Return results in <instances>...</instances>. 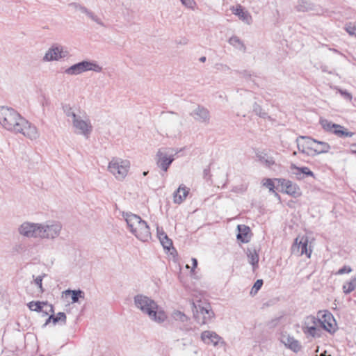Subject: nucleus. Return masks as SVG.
I'll return each instance as SVG.
<instances>
[{"instance_id": "0eeeda50", "label": "nucleus", "mask_w": 356, "mask_h": 356, "mask_svg": "<svg viewBox=\"0 0 356 356\" xmlns=\"http://www.w3.org/2000/svg\"><path fill=\"white\" fill-rule=\"evenodd\" d=\"M129 167V161L113 158L108 163V170L117 179L122 180L127 176Z\"/></svg>"}, {"instance_id": "f704fd0d", "label": "nucleus", "mask_w": 356, "mask_h": 356, "mask_svg": "<svg viewBox=\"0 0 356 356\" xmlns=\"http://www.w3.org/2000/svg\"><path fill=\"white\" fill-rule=\"evenodd\" d=\"M248 257L250 260V263L252 266L253 269L258 267L259 262V254L255 250H248Z\"/></svg>"}, {"instance_id": "7ed1b4c3", "label": "nucleus", "mask_w": 356, "mask_h": 356, "mask_svg": "<svg viewBox=\"0 0 356 356\" xmlns=\"http://www.w3.org/2000/svg\"><path fill=\"white\" fill-rule=\"evenodd\" d=\"M122 216L127 222L130 232L138 240L147 242L151 239L150 228L147 223L139 216L127 212L123 213Z\"/></svg>"}, {"instance_id": "aec40b11", "label": "nucleus", "mask_w": 356, "mask_h": 356, "mask_svg": "<svg viewBox=\"0 0 356 356\" xmlns=\"http://www.w3.org/2000/svg\"><path fill=\"white\" fill-rule=\"evenodd\" d=\"M190 189L185 185L181 184L173 193V202L175 204H181L189 193Z\"/></svg>"}, {"instance_id": "a878e982", "label": "nucleus", "mask_w": 356, "mask_h": 356, "mask_svg": "<svg viewBox=\"0 0 356 356\" xmlns=\"http://www.w3.org/2000/svg\"><path fill=\"white\" fill-rule=\"evenodd\" d=\"M157 235L164 249L170 250L171 248H173L172 240L168 238L163 229H160L159 227H157Z\"/></svg>"}, {"instance_id": "7c9ffc66", "label": "nucleus", "mask_w": 356, "mask_h": 356, "mask_svg": "<svg viewBox=\"0 0 356 356\" xmlns=\"http://www.w3.org/2000/svg\"><path fill=\"white\" fill-rule=\"evenodd\" d=\"M302 332L307 337H320L321 335V328L319 325H316V326L308 327L307 328L302 330Z\"/></svg>"}, {"instance_id": "20e7f679", "label": "nucleus", "mask_w": 356, "mask_h": 356, "mask_svg": "<svg viewBox=\"0 0 356 356\" xmlns=\"http://www.w3.org/2000/svg\"><path fill=\"white\" fill-rule=\"evenodd\" d=\"M193 315L197 322L201 325L207 324L214 317V312L206 300H197L193 302Z\"/></svg>"}, {"instance_id": "cd10ccee", "label": "nucleus", "mask_w": 356, "mask_h": 356, "mask_svg": "<svg viewBox=\"0 0 356 356\" xmlns=\"http://www.w3.org/2000/svg\"><path fill=\"white\" fill-rule=\"evenodd\" d=\"M63 293L65 294V296L71 295L72 303L78 302L79 298H84V293L83 291H81L80 289H78V290L67 289L65 291H63Z\"/></svg>"}, {"instance_id": "4468645a", "label": "nucleus", "mask_w": 356, "mask_h": 356, "mask_svg": "<svg viewBox=\"0 0 356 356\" xmlns=\"http://www.w3.org/2000/svg\"><path fill=\"white\" fill-rule=\"evenodd\" d=\"M39 223L25 221L22 223L17 231L21 236L26 238H38Z\"/></svg>"}, {"instance_id": "393cba45", "label": "nucleus", "mask_w": 356, "mask_h": 356, "mask_svg": "<svg viewBox=\"0 0 356 356\" xmlns=\"http://www.w3.org/2000/svg\"><path fill=\"white\" fill-rule=\"evenodd\" d=\"M237 228L238 230L236 236L237 239L243 243H248L250 240V236L249 235L250 232V227L245 225H239Z\"/></svg>"}, {"instance_id": "49530a36", "label": "nucleus", "mask_w": 356, "mask_h": 356, "mask_svg": "<svg viewBox=\"0 0 356 356\" xmlns=\"http://www.w3.org/2000/svg\"><path fill=\"white\" fill-rule=\"evenodd\" d=\"M339 92L346 99L351 100L352 99V95L348 92L347 90L339 89Z\"/></svg>"}, {"instance_id": "9b49d317", "label": "nucleus", "mask_w": 356, "mask_h": 356, "mask_svg": "<svg viewBox=\"0 0 356 356\" xmlns=\"http://www.w3.org/2000/svg\"><path fill=\"white\" fill-rule=\"evenodd\" d=\"M172 318L176 322V327L184 333L193 330L190 318L182 312L175 310L172 313Z\"/></svg>"}, {"instance_id": "b1692460", "label": "nucleus", "mask_w": 356, "mask_h": 356, "mask_svg": "<svg viewBox=\"0 0 356 356\" xmlns=\"http://www.w3.org/2000/svg\"><path fill=\"white\" fill-rule=\"evenodd\" d=\"M257 161L266 168H271L275 165V162L273 156L268 155L264 152H258L256 153Z\"/></svg>"}, {"instance_id": "603ef678", "label": "nucleus", "mask_w": 356, "mask_h": 356, "mask_svg": "<svg viewBox=\"0 0 356 356\" xmlns=\"http://www.w3.org/2000/svg\"><path fill=\"white\" fill-rule=\"evenodd\" d=\"M300 139H302L301 138H300V136H299V137H298V138H296V143H297L298 149V150H299L300 152H302V153H305L304 148H301V146H300V145L299 144V140H300Z\"/></svg>"}, {"instance_id": "37998d69", "label": "nucleus", "mask_w": 356, "mask_h": 356, "mask_svg": "<svg viewBox=\"0 0 356 356\" xmlns=\"http://www.w3.org/2000/svg\"><path fill=\"white\" fill-rule=\"evenodd\" d=\"M87 16L88 17H90L92 20H93L94 22L97 23L98 24H99L101 26H104V24L102 22V20L97 15H95L92 11H90L88 13Z\"/></svg>"}, {"instance_id": "58836bf2", "label": "nucleus", "mask_w": 356, "mask_h": 356, "mask_svg": "<svg viewBox=\"0 0 356 356\" xmlns=\"http://www.w3.org/2000/svg\"><path fill=\"white\" fill-rule=\"evenodd\" d=\"M263 186H266L269 189V191L272 193H275V185L271 179L266 178L264 179L262 181Z\"/></svg>"}, {"instance_id": "5701e85b", "label": "nucleus", "mask_w": 356, "mask_h": 356, "mask_svg": "<svg viewBox=\"0 0 356 356\" xmlns=\"http://www.w3.org/2000/svg\"><path fill=\"white\" fill-rule=\"evenodd\" d=\"M232 13L238 17L240 19L250 24L252 22V17L248 11H245L241 5H237L232 8Z\"/></svg>"}, {"instance_id": "a19ab883", "label": "nucleus", "mask_w": 356, "mask_h": 356, "mask_svg": "<svg viewBox=\"0 0 356 356\" xmlns=\"http://www.w3.org/2000/svg\"><path fill=\"white\" fill-rule=\"evenodd\" d=\"M345 29L350 35L356 38V25L352 24H347Z\"/></svg>"}, {"instance_id": "09e8293b", "label": "nucleus", "mask_w": 356, "mask_h": 356, "mask_svg": "<svg viewBox=\"0 0 356 356\" xmlns=\"http://www.w3.org/2000/svg\"><path fill=\"white\" fill-rule=\"evenodd\" d=\"M181 3L188 8H192L195 3L193 0H181Z\"/></svg>"}, {"instance_id": "f8f14e48", "label": "nucleus", "mask_w": 356, "mask_h": 356, "mask_svg": "<svg viewBox=\"0 0 356 356\" xmlns=\"http://www.w3.org/2000/svg\"><path fill=\"white\" fill-rule=\"evenodd\" d=\"M72 125L75 129V133L83 135L86 138H88L92 131L90 120L86 115L76 120Z\"/></svg>"}, {"instance_id": "a18cd8bd", "label": "nucleus", "mask_w": 356, "mask_h": 356, "mask_svg": "<svg viewBox=\"0 0 356 356\" xmlns=\"http://www.w3.org/2000/svg\"><path fill=\"white\" fill-rule=\"evenodd\" d=\"M63 109L65 115L69 118L75 111L70 105H65Z\"/></svg>"}, {"instance_id": "72a5a7b5", "label": "nucleus", "mask_w": 356, "mask_h": 356, "mask_svg": "<svg viewBox=\"0 0 356 356\" xmlns=\"http://www.w3.org/2000/svg\"><path fill=\"white\" fill-rule=\"evenodd\" d=\"M356 288V277H352L348 282L343 285V291L345 294H348L353 291Z\"/></svg>"}, {"instance_id": "412c9836", "label": "nucleus", "mask_w": 356, "mask_h": 356, "mask_svg": "<svg viewBox=\"0 0 356 356\" xmlns=\"http://www.w3.org/2000/svg\"><path fill=\"white\" fill-rule=\"evenodd\" d=\"M295 8L298 12L303 13L309 11L318 13L319 10L313 3L307 0H298Z\"/></svg>"}, {"instance_id": "2eb2a0df", "label": "nucleus", "mask_w": 356, "mask_h": 356, "mask_svg": "<svg viewBox=\"0 0 356 356\" xmlns=\"http://www.w3.org/2000/svg\"><path fill=\"white\" fill-rule=\"evenodd\" d=\"M275 180L277 181L282 186V192L295 198L301 195L300 188L296 183L285 179H276Z\"/></svg>"}, {"instance_id": "e433bc0d", "label": "nucleus", "mask_w": 356, "mask_h": 356, "mask_svg": "<svg viewBox=\"0 0 356 356\" xmlns=\"http://www.w3.org/2000/svg\"><path fill=\"white\" fill-rule=\"evenodd\" d=\"M68 6L74 8L76 11H79L82 13L86 14V15L90 11L86 7L78 3H70Z\"/></svg>"}, {"instance_id": "dca6fc26", "label": "nucleus", "mask_w": 356, "mask_h": 356, "mask_svg": "<svg viewBox=\"0 0 356 356\" xmlns=\"http://www.w3.org/2000/svg\"><path fill=\"white\" fill-rule=\"evenodd\" d=\"M69 52L62 46H52L46 52L43 60L44 61L58 60L68 56Z\"/></svg>"}, {"instance_id": "bf43d9fd", "label": "nucleus", "mask_w": 356, "mask_h": 356, "mask_svg": "<svg viewBox=\"0 0 356 356\" xmlns=\"http://www.w3.org/2000/svg\"><path fill=\"white\" fill-rule=\"evenodd\" d=\"M331 51L335 52V53H338V50L335 49H330Z\"/></svg>"}, {"instance_id": "6ab92c4d", "label": "nucleus", "mask_w": 356, "mask_h": 356, "mask_svg": "<svg viewBox=\"0 0 356 356\" xmlns=\"http://www.w3.org/2000/svg\"><path fill=\"white\" fill-rule=\"evenodd\" d=\"M200 338L207 345L218 346L219 344L223 345L225 343L223 339L213 331L206 330L202 332Z\"/></svg>"}, {"instance_id": "1a4fd4ad", "label": "nucleus", "mask_w": 356, "mask_h": 356, "mask_svg": "<svg viewBox=\"0 0 356 356\" xmlns=\"http://www.w3.org/2000/svg\"><path fill=\"white\" fill-rule=\"evenodd\" d=\"M166 150L167 148H160L155 156L156 166L162 171L161 172L162 176L168 171L170 165L175 161V156L169 155Z\"/></svg>"}, {"instance_id": "c03bdc74", "label": "nucleus", "mask_w": 356, "mask_h": 356, "mask_svg": "<svg viewBox=\"0 0 356 356\" xmlns=\"http://www.w3.org/2000/svg\"><path fill=\"white\" fill-rule=\"evenodd\" d=\"M352 271V268L348 266H344L341 268L337 273L336 275H343L346 273H350Z\"/></svg>"}, {"instance_id": "c756f323", "label": "nucleus", "mask_w": 356, "mask_h": 356, "mask_svg": "<svg viewBox=\"0 0 356 356\" xmlns=\"http://www.w3.org/2000/svg\"><path fill=\"white\" fill-rule=\"evenodd\" d=\"M66 315L64 312H58L56 316L51 314L46 320L45 324H48L51 321L54 324H56L58 322H61L63 324L66 323Z\"/></svg>"}, {"instance_id": "a211bd4d", "label": "nucleus", "mask_w": 356, "mask_h": 356, "mask_svg": "<svg viewBox=\"0 0 356 356\" xmlns=\"http://www.w3.org/2000/svg\"><path fill=\"white\" fill-rule=\"evenodd\" d=\"M319 319V326L330 333L336 331L337 323L331 312L325 311Z\"/></svg>"}, {"instance_id": "2f4dec72", "label": "nucleus", "mask_w": 356, "mask_h": 356, "mask_svg": "<svg viewBox=\"0 0 356 356\" xmlns=\"http://www.w3.org/2000/svg\"><path fill=\"white\" fill-rule=\"evenodd\" d=\"M290 168L291 170H300L303 175V179L307 177H312L314 178L315 177L314 172L308 167H298L296 165L292 163L290 166Z\"/></svg>"}, {"instance_id": "ddd939ff", "label": "nucleus", "mask_w": 356, "mask_h": 356, "mask_svg": "<svg viewBox=\"0 0 356 356\" xmlns=\"http://www.w3.org/2000/svg\"><path fill=\"white\" fill-rule=\"evenodd\" d=\"M308 238L307 236H302L300 239L296 238L291 247L292 254H305L308 258H310L312 250L308 248Z\"/></svg>"}, {"instance_id": "f3484780", "label": "nucleus", "mask_w": 356, "mask_h": 356, "mask_svg": "<svg viewBox=\"0 0 356 356\" xmlns=\"http://www.w3.org/2000/svg\"><path fill=\"white\" fill-rule=\"evenodd\" d=\"M190 115L197 122L204 124H209L210 123V111L202 105H197V106L190 113Z\"/></svg>"}, {"instance_id": "9d476101", "label": "nucleus", "mask_w": 356, "mask_h": 356, "mask_svg": "<svg viewBox=\"0 0 356 356\" xmlns=\"http://www.w3.org/2000/svg\"><path fill=\"white\" fill-rule=\"evenodd\" d=\"M302 140H305L307 147L314 151V154L327 153L330 149V145L324 141H320L310 136H300Z\"/></svg>"}, {"instance_id": "6e6552de", "label": "nucleus", "mask_w": 356, "mask_h": 356, "mask_svg": "<svg viewBox=\"0 0 356 356\" xmlns=\"http://www.w3.org/2000/svg\"><path fill=\"white\" fill-rule=\"evenodd\" d=\"M319 123L325 132L334 134L339 138L352 137L354 135L353 132L348 131L343 126L327 119L321 118Z\"/></svg>"}, {"instance_id": "8fccbe9b", "label": "nucleus", "mask_w": 356, "mask_h": 356, "mask_svg": "<svg viewBox=\"0 0 356 356\" xmlns=\"http://www.w3.org/2000/svg\"><path fill=\"white\" fill-rule=\"evenodd\" d=\"M80 118H81V116L77 115L75 111H74L73 113L69 117V118L72 119V124H74V122L78 120Z\"/></svg>"}, {"instance_id": "4c0bfd02", "label": "nucleus", "mask_w": 356, "mask_h": 356, "mask_svg": "<svg viewBox=\"0 0 356 356\" xmlns=\"http://www.w3.org/2000/svg\"><path fill=\"white\" fill-rule=\"evenodd\" d=\"M45 276L46 274L44 273L42 275H39L34 279V283L36 286H38L39 289V292L40 293H42L44 291V289H43L42 286V280L43 277H44Z\"/></svg>"}, {"instance_id": "f257e3e1", "label": "nucleus", "mask_w": 356, "mask_h": 356, "mask_svg": "<svg viewBox=\"0 0 356 356\" xmlns=\"http://www.w3.org/2000/svg\"><path fill=\"white\" fill-rule=\"evenodd\" d=\"M0 124L6 130L22 134L31 140L39 136L36 127L11 107L0 106Z\"/></svg>"}, {"instance_id": "423d86ee", "label": "nucleus", "mask_w": 356, "mask_h": 356, "mask_svg": "<svg viewBox=\"0 0 356 356\" xmlns=\"http://www.w3.org/2000/svg\"><path fill=\"white\" fill-rule=\"evenodd\" d=\"M38 238L41 239H51L57 238L62 230V225L57 221H47L39 223Z\"/></svg>"}, {"instance_id": "13d9d810", "label": "nucleus", "mask_w": 356, "mask_h": 356, "mask_svg": "<svg viewBox=\"0 0 356 356\" xmlns=\"http://www.w3.org/2000/svg\"><path fill=\"white\" fill-rule=\"evenodd\" d=\"M273 193L275 194V197H277L278 199H280V195L277 193H276L275 191V193Z\"/></svg>"}, {"instance_id": "c9c22d12", "label": "nucleus", "mask_w": 356, "mask_h": 356, "mask_svg": "<svg viewBox=\"0 0 356 356\" xmlns=\"http://www.w3.org/2000/svg\"><path fill=\"white\" fill-rule=\"evenodd\" d=\"M253 112L258 116L261 118H270V116L268 115V113L265 112L261 106L259 105L257 103H254L253 105Z\"/></svg>"}, {"instance_id": "f03ea898", "label": "nucleus", "mask_w": 356, "mask_h": 356, "mask_svg": "<svg viewBox=\"0 0 356 356\" xmlns=\"http://www.w3.org/2000/svg\"><path fill=\"white\" fill-rule=\"evenodd\" d=\"M134 302L135 307L152 321L158 323H162L166 321L168 317L166 313L151 298L143 294H137L134 298Z\"/></svg>"}, {"instance_id": "473e14b6", "label": "nucleus", "mask_w": 356, "mask_h": 356, "mask_svg": "<svg viewBox=\"0 0 356 356\" xmlns=\"http://www.w3.org/2000/svg\"><path fill=\"white\" fill-rule=\"evenodd\" d=\"M319 324V319L314 316H307L302 323V330H305L308 327L316 326Z\"/></svg>"}, {"instance_id": "864d4df0", "label": "nucleus", "mask_w": 356, "mask_h": 356, "mask_svg": "<svg viewBox=\"0 0 356 356\" xmlns=\"http://www.w3.org/2000/svg\"><path fill=\"white\" fill-rule=\"evenodd\" d=\"M192 265H193V269L192 270L195 268L197 266V260L195 258H192Z\"/></svg>"}, {"instance_id": "39448f33", "label": "nucleus", "mask_w": 356, "mask_h": 356, "mask_svg": "<svg viewBox=\"0 0 356 356\" xmlns=\"http://www.w3.org/2000/svg\"><path fill=\"white\" fill-rule=\"evenodd\" d=\"M88 71L101 72L102 67L94 60H82L72 65L65 70V73L70 76H76Z\"/></svg>"}, {"instance_id": "de8ad7c7", "label": "nucleus", "mask_w": 356, "mask_h": 356, "mask_svg": "<svg viewBox=\"0 0 356 356\" xmlns=\"http://www.w3.org/2000/svg\"><path fill=\"white\" fill-rule=\"evenodd\" d=\"M203 176H204V178L207 180L210 179L211 173H210V168L209 167H207L204 170Z\"/></svg>"}, {"instance_id": "79ce46f5", "label": "nucleus", "mask_w": 356, "mask_h": 356, "mask_svg": "<svg viewBox=\"0 0 356 356\" xmlns=\"http://www.w3.org/2000/svg\"><path fill=\"white\" fill-rule=\"evenodd\" d=\"M248 188L247 184H241L239 186H236L232 188V191L234 193H243L246 191Z\"/></svg>"}, {"instance_id": "ea45409f", "label": "nucleus", "mask_w": 356, "mask_h": 356, "mask_svg": "<svg viewBox=\"0 0 356 356\" xmlns=\"http://www.w3.org/2000/svg\"><path fill=\"white\" fill-rule=\"evenodd\" d=\"M263 283H264V282L262 280H257L254 282V284L251 289L250 293L256 294L258 292V291L261 288Z\"/></svg>"}, {"instance_id": "4d7b16f0", "label": "nucleus", "mask_w": 356, "mask_h": 356, "mask_svg": "<svg viewBox=\"0 0 356 356\" xmlns=\"http://www.w3.org/2000/svg\"><path fill=\"white\" fill-rule=\"evenodd\" d=\"M320 356H332V355H326V352L325 351L324 353H321V354L320 355Z\"/></svg>"}, {"instance_id": "052dcab7", "label": "nucleus", "mask_w": 356, "mask_h": 356, "mask_svg": "<svg viewBox=\"0 0 356 356\" xmlns=\"http://www.w3.org/2000/svg\"><path fill=\"white\" fill-rule=\"evenodd\" d=\"M147 173H148V172H143V175H144V176H146V175H147Z\"/></svg>"}, {"instance_id": "4be33fe9", "label": "nucleus", "mask_w": 356, "mask_h": 356, "mask_svg": "<svg viewBox=\"0 0 356 356\" xmlns=\"http://www.w3.org/2000/svg\"><path fill=\"white\" fill-rule=\"evenodd\" d=\"M44 305L48 306L49 307V312H51L52 313L54 312L53 306L51 305H48V303L47 302L31 301L28 304V307L31 311H35L37 312H42V313H43V316H47V315H48V312L46 311L44 312L42 310Z\"/></svg>"}, {"instance_id": "5fc2aeb1", "label": "nucleus", "mask_w": 356, "mask_h": 356, "mask_svg": "<svg viewBox=\"0 0 356 356\" xmlns=\"http://www.w3.org/2000/svg\"><path fill=\"white\" fill-rule=\"evenodd\" d=\"M207 60V58L205 56H202L200 58L199 60L202 63H204Z\"/></svg>"}, {"instance_id": "3c124183", "label": "nucleus", "mask_w": 356, "mask_h": 356, "mask_svg": "<svg viewBox=\"0 0 356 356\" xmlns=\"http://www.w3.org/2000/svg\"><path fill=\"white\" fill-rule=\"evenodd\" d=\"M292 171H293V173L296 175V177L297 178V179H298V180L303 179V175L301 173L300 170H292Z\"/></svg>"}, {"instance_id": "6e6d98bb", "label": "nucleus", "mask_w": 356, "mask_h": 356, "mask_svg": "<svg viewBox=\"0 0 356 356\" xmlns=\"http://www.w3.org/2000/svg\"><path fill=\"white\" fill-rule=\"evenodd\" d=\"M352 147L355 148L354 149H352V152L356 153V144L353 145Z\"/></svg>"}, {"instance_id": "c85d7f7f", "label": "nucleus", "mask_w": 356, "mask_h": 356, "mask_svg": "<svg viewBox=\"0 0 356 356\" xmlns=\"http://www.w3.org/2000/svg\"><path fill=\"white\" fill-rule=\"evenodd\" d=\"M228 42L229 44L233 46L234 48H236L240 51H242L243 52H245L246 50V47L244 44L243 42L238 36H236V35L232 36L229 39Z\"/></svg>"}, {"instance_id": "bb28decb", "label": "nucleus", "mask_w": 356, "mask_h": 356, "mask_svg": "<svg viewBox=\"0 0 356 356\" xmlns=\"http://www.w3.org/2000/svg\"><path fill=\"white\" fill-rule=\"evenodd\" d=\"M283 342L287 348L294 353H298L301 350L300 342L293 337L288 336Z\"/></svg>"}]
</instances>
